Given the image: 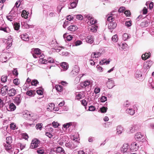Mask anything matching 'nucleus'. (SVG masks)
<instances>
[{
	"mask_svg": "<svg viewBox=\"0 0 154 154\" xmlns=\"http://www.w3.org/2000/svg\"><path fill=\"white\" fill-rule=\"evenodd\" d=\"M12 140L11 137H7L6 138V143H4V146L5 149L10 153H11L14 150L12 148L10 144L12 143Z\"/></svg>",
	"mask_w": 154,
	"mask_h": 154,
	"instance_id": "nucleus-1",
	"label": "nucleus"
},
{
	"mask_svg": "<svg viewBox=\"0 0 154 154\" xmlns=\"http://www.w3.org/2000/svg\"><path fill=\"white\" fill-rule=\"evenodd\" d=\"M120 151L122 154H137L135 153H131L129 145L127 143H124L120 148Z\"/></svg>",
	"mask_w": 154,
	"mask_h": 154,
	"instance_id": "nucleus-2",
	"label": "nucleus"
},
{
	"mask_svg": "<svg viewBox=\"0 0 154 154\" xmlns=\"http://www.w3.org/2000/svg\"><path fill=\"white\" fill-rule=\"evenodd\" d=\"M39 142V141L37 139H33L31 143L30 148L33 149L38 147Z\"/></svg>",
	"mask_w": 154,
	"mask_h": 154,
	"instance_id": "nucleus-3",
	"label": "nucleus"
},
{
	"mask_svg": "<svg viewBox=\"0 0 154 154\" xmlns=\"http://www.w3.org/2000/svg\"><path fill=\"white\" fill-rule=\"evenodd\" d=\"M39 62L42 64H46L48 62L49 63H53L54 62V59L51 57H49L48 58L47 60L43 59V58H41L39 60Z\"/></svg>",
	"mask_w": 154,
	"mask_h": 154,
	"instance_id": "nucleus-4",
	"label": "nucleus"
},
{
	"mask_svg": "<svg viewBox=\"0 0 154 154\" xmlns=\"http://www.w3.org/2000/svg\"><path fill=\"white\" fill-rule=\"evenodd\" d=\"M41 54V50L38 48H35L34 49L33 56L34 58H37L38 57L41 58H42V55H39Z\"/></svg>",
	"mask_w": 154,
	"mask_h": 154,
	"instance_id": "nucleus-5",
	"label": "nucleus"
},
{
	"mask_svg": "<svg viewBox=\"0 0 154 154\" xmlns=\"http://www.w3.org/2000/svg\"><path fill=\"white\" fill-rule=\"evenodd\" d=\"M79 0H69L70 6L69 9H72L75 8L78 3Z\"/></svg>",
	"mask_w": 154,
	"mask_h": 154,
	"instance_id": "nucleus-6",
	"label": "nucleus"
},
{
	"mask_svg": "<svg viewBox=\"0 0 154 154\" xmlns=\"http://www.w3.org/2000/svg\"><path fill=\"white\" fill-rule=\"evenodd\" d=\"M129 147L132 152L136 151L139 148V146L136 142L132 143Z\"/></svg>",
	"mask_w": 154,
	"mask_h": 154,
	"instance_id": "nucleus-7",
	"label": "nucleus"
},
{
	"mask_svg": "<svg viewBox=\"0 0 154 154\" xmlns=\"http://www.w3.org/2000/svg\"><path fill=\"white\" fill-rule=\"evenodd\" d=\"M21 2L20 1H17L15 4V6L12 8L10 13L11 14H14L17 10L18 8L19 7L20 5Z\"/></svg>",
	"mask_w": 154,
	"mask_h": 154,
	"instance_id": "nucleus-8",
	"label": "nucleus"
},
{
	"mask_svg": "<svg viewBox=\"0 0 154 154\" xmlns=\"http://www.w3.org/2000/svg\"><path fill=\"white\" fill-rule=\"evenodd\" d=\"M144 136L140 132L136 133L134 136L135 139L137 141H141L144 139Z\"/></svg>",
	"mask_w": 154,
	"mask_h": 154,
	"instance_id": "nucleus-9",
	"label": "nucleus"
},
{
	"mask_svg": "<svg viewBox=\"0 0 154 154\" xmlns=\"http://www.w3.org/2000/svg\"><path fill=\"white\" fill-rule=\"evenodd\" d=\"M79 68L78 66H75L72 70L71 74L73 76H75L78 75L79 73Z\"/></svg>",
	"mask_w": 154,
	"mask_h": 154,
	"instance_id": "nucleus-10",
	"label": "nucleus"
},
{
	"mask_svg": "<svg viewBox=\"0 0 154 154\" xmlns=\"http://www.w3.org/2000/svg\"><path fill=\"white\" fill-rule=\"evenodd\" d=\"M106 82L107 86L109 89L112 88L115 86L114 82L112 79H108Z\"/></svg>",
	"mask_w": 154,
	"mask_h": 154,
	"instance_id": "nucleus-11",
	"label": "nucleus"
},
{
	"mask_svg": "<svg viewBox=\"0 0 154 154\" xmlns=\"http://www.w3.org/2000/svg\"><path fill=\"white\" fill-rule=\"evenodd\" d=\"M22 98L20 95L18 94L16 97H15L14 99V102L17 105H19L21 101Z\"/></svg>",
	"mask_w": 154,
	"mask_h": 154,
	"instance_id": "nucleus-12",
	"label": "nucleus"
},
{
	"mask_svg": "<svg viewBox=\"0 0 154 154\" xmlns=\"http://www.w3.org/2000/svg\"><path fill=\"white\" fill-rule=\"evenodd\" d=\"M8 87L7 85L3 86L1 89V93L2 95H6L8 90Z\"/></svg>",
	"mask_w": 154,
	"mask_h": 154,
	"instance_id": "nucleus-13",
	"label": "nucleus"
},
{
	"mask_svg": "<svg viewBox=\"0 0 154 154\" xmlns=\"http://www.w3.org/2000/svg\"><path fill=\"white\" fill-rule=\"evenodd\" d=\"M93 37L91 35H89L87 36L85 38L86 42L90 44H92L94 41Z\"/></svg>",
	"mask_w": 154,
	"mask_h": 154,
	"instance_id": "nucleus-14",
	"label": "nucleus"
},
{
	"mask_svg": "<svg viewBox=\"0 0 154 154\" xmlns=\"http://www.w3.org/2000/svg\"><path fill=\"white\" fill-rule=\"evenodd\" d=\"M8 93L9 97L13 96L16 94V91L14 89L12 88L8 90Z\"/></svg>",
	"mask_w": 154,
	"mask_h": 154,
	"instance_id": "nucleus-15",
	"label": "nucleus"
},
{
	"mask_svg": "<svg viewBox=\"0 0 154 154\" xmlns=\"http://www.w3.org/2000/svg\"><path fill=\"white\" fill-rule=\"evenodd\" d=\"M117 26V24L115 22L109 23L108 25V28L109 29H115Z\"/></svg>",
	"mask_w": 154,
	"mask_h": 154,
	"instance_id": "nucleus-16",
	"label": "nucleus"
},
{
	"mask_svg": "<svg viewBox=\"0 0 154 154\" xmlns=\"http://www.w3.org/2000/svg\"><path fill=\"white\" fill-rule=\"evenodd\" d=\"M84 97L85 95L84 93L83 92H80L76 94L75 98L77 100H79L84 98Z\"/></svg>",
	"mask_w": 154,
	"mask_h": 154,
	"instance_id": "nucleus-17",
	"label": "nucleus"
},
{
	"mask_svg": "<svg viewBox=\"0 0 154 154\" xmlns=\"http://www.w3.org/2000/svg\"><path fill=\"white\" fill-rule=\"evenodd\" d=\"M20 37L23 40L28 41L29 40V36L26 33L21 34L20 35Z\"/></svg>",
	"mask_w": 154,
	"mask_h": 154,
	"instance_id": "nucleus-18",
	"label": "nucleus"
},
{
	"mask_svg": "<svg viewBox=\"0 0 154 154\" xmlns=\"http://www.w3.org/2000/svg\"><path fill=\"white\" fill-rule=\"evenodd\" d=\"M90 85V82L88 80L86 81L80 83V86L83 88H85Z\"/></svg>",
	"mask_w": 154,
	"mask_h": 154,
	"instance_id": "nucleus-19",
	"label": "nucleus"
},
{
	"mask_svg": "<svg viewBox=\"0 0 154 154\" xmlns=\"http://www.w3.org/2000/svg\"><path fill=\"white\" fill-rule=\"evenodd\" d=\"M101 53L99 52H96L92 53L91 54L92 57L97 58L100 57Z\"/></svg>",
	"mask_w": 154,
	"mask_h": 154,
	"instance_id": "nucleus-20",
	"label": "nucleus"
},
{
	"mask_svg": "<svg viewBox=\"0 0 154 154\" xmlns=\"http://www.w3.org/2000/svg\"><path fill=\"white\" fill-rule=\"evenodd\" d=\"M78 27L76 26L72 25H71L68 27V29L70 31H74L78 29Z\"/></svg>",
	"mask_w": 154,
	"mask_h": 154,
	"instance_id": "nucleus-21",
	"label": "nucleus"
},
{
	"mask_svg": "<svg viewBox=\"0 0 154 154\" xmlns=\"http://www.w3.org/2000/svg\"><path fill=\"white\" fill-rule=\"evenodd\" d=\"M65 146L71 149H74L75 147L74 144L72 142L66 143L65 144Z\"/></svg>",
	"mask_w": 154,
	"mask_h": 154,
	"instance_id": "nucleus-22",
	"label": "nucleus"
},
{
	"mask_svg": "<svg viewBox=\"0 0 154 154\" xmlns=\"http://www.w3.org/2000/svg\"><path fill=\"white\" fill-rule=\"evenodd\" d=\"M61 66L64 71L66 70L68 68V63L66 62L62 63L61 64Z\"/></svg>",
	"mask_w": 154,
	"mask_h": 154,
	"instance_id": "nucleus-23",
	"label": "nucleus"
},
{
	"mask_svg": "<svg viewBox=\"0 0 154 154\" xmlns=\"http://www.w3.org/2000/svg\"><path fill=\"white\" fill-rule=\"evenodd\" d=\"M56 151L57 153H60V154H66L64 150L61 147H57Z\"/></svg>",
	"mask_w": 154,
	"mask_h": 154,
	"instance_id": "nucleus-24",
	"label": "nucleus"
},
{
	"mask_svg": "<svg viewBox=\"0 0 154 154\" xmlns=\"http://www.w3.org/2000/svg\"><path fill=\"white\" fill-rule=\"evenodd\" d=\"M16 108L15 105L13 103H11L9 105L8 108H7V109L9 111H14Z\"/></svg>",
	"mask_w": 154,
	"mask_h": 154,
	"instance_id": "nucleus-25",
	"label": "nucleus"
},
{
	"mask_svg": "<svg viewBox=\"0 0 154 154\" xmlns=\"http://www.w3.org/2000/svg\"><path fill=\"white\" fill-rule=\"evenodd\" d=\"M54 106L55 105L53 103H49L47 106V109L48 110L51 111L54 110Z\"/></svg>",
	"mask_w": 154,
	"mask_h": 154,
	"instance_id": "nucleus-26",
	"label": "nucleus"
},
{
	"mask_svg": "<svg viewBox=\"0 0 154 154\" xmlns=\"http://www.w3.org/2000/svg\"><path fill=\"white\" fill-rule=\"evenodd\" d=\"M142 76V73L140 70H137L135 74V77L137 79H139Z\"/></svg>",
	"mask_w": 154,
	"mask_h": 154,
	"instance_id": "nucleus-27",
	"label": "nucleus"
},
{
	"mask_svg": "<svg viewBox=\"0 0 154 154\" xmlns=\"http://www.w3.org/2000/svg\"><path fill=\"white\" fill-rule=\"evenodd\" d=\"M150 56V52L145 53V54H143L142 55V59L145 60L149 57Z\"/></svg>",
	"mask_w": 154,
	"mask_h": 154,
	"instance_id": "nucleus-28",
	"label": "nucleus"
},
{
	"mask_svg": "<svg viewBox=\"0 0 154 154\" xmlns=\"http://www.w3.org/2000/svg\"><path fill=\"white\" fill-rule=\"evenodd\" d=\"M24 117L26 119H31V114L30 112L27 111L23 114Z\"/></svg>",
	"mask_w": 154,
	"mask_h": 154,
	"instance_id": "nucleus-29",
	"label": "nucleus"
},
{
	"mask_svg": "<svg viewBox=\"0 0 154 154\" xmlns=\"http://www.w3.org/2000/svg\"><path fill=\"white\" fill-rule=\"evenodd\" d=\"M116 130L117 131L116 134H119L122 133L123 129L121 126H118L117 127Z\"/></svg>",
	"mask_w": 154,
	"mask_h": 154,
	"instance_id": "nucleus-30",
	"label": "nucleus"
},
{
	"mask_svg": "<svg viewBox=\"0 0 154 154\" xmlns=\"http://www.w3.org/2000/svg\"><path fill=\"white\" fill-rule=\"evenodd\" d=\"M126 111L127 113L131 115H133L134 113V110L132 108L127 109Z\"/></svg>",
	"mask_w": 154,
	"mask_h": 154,
	"instance_id": "nucleus-31",
	"label": "nucleus"
},
{
	"mask_svg": "<svg viewBox=\"0 0 154 154\" xmlns=\"http://www.w3.org/2000/svg\"><path fill=\"white\" fill-rule=\"evenodd\" d=\"M13 26L14 29L16 30H19L20 27V24L18 23H14Z\"/></svg>",
	"mask_w": 154,
	"mask_h": 154,
	"instance_id": "nucleus-32",
	"label": "nucleus"
},
{
	"mask_svg": "<svg viewBox=\"0 0 154 154\" xmlns=\"http://www.w3.org/2000/svg\"><path fill=\"white\" fill-rule=\"evenodd\" d=\"M0 30L3 31L4 32H9L10 31V29L8 27H6L5 26L2 27L0 29Z\"/></svg>",
	"mask_w": 154,
	"mask_h": 154,
	"instance_id": "nucleus-33",
	"label": "nucleus"
},
{
	"mask_svg": "<svg viewBox=\"0 0 154 154\" xmlns=\"http://www.w3.org/2000/svg\"><path fill=\"white\" fill-rule=\"evenodd\" d=\"M85 18H86V20H87V19L89 21H90L91 19H92L93 18L92 15L90 14H86L85 15Z\"/></svg>",
	"mask_w": 154,
	"mask_h": 154,
	"instance_id": "nucleus-34",
	"label": "nucleus"
},
{
	"mask_svg": "<svg viewBox=\"0 0 154 154\" xmlns=\"http://www.w3.org/2000/svg\"><path fill=\"white\" fill-rule=\"evenodd\" d=\"M8 79V76L5 75L2 76L1 78V81L3 83H5L6 82Z\"/></svg>",
	"mask_w": 154,
	"mask_h": 154,
	"instance_id": "nucleus-35",
	"label": "nucleus"
},
{
	"mask_svg": "<svg viewBox=\"0 0 154 154\" xmlns=\"http://www.w3.org/2000/svg\"><path fill=\"white\" fill-rule=\"evenodd\" d=\"M152 64V62L151 61H149L147 62L145 64L146 67L147 69L149 68Z\"/></svg>",
	"mask_w": 154,
	"mask_h": 154,
	"instance_id": "nucleus-36",
	"label": "nucleus"
},
{
	"mask_svg": "<svg viewBox=\"0 0 154 154\" xmlns=\"http://www.w3.org/2000/svg\"><path fill=\"white\" fill-rule=\"evenodd\" d=\"M21 15L22 17H24L25 19L27 18L28 17L27 12L26 11L24 10L22 11Z\"/></svg>",
	"mask_w": 154,
	"mask_h": 154,
	"instance_id": "nucleus-37",
	"label": "nucleus"
},
{
	"mask_svg": "<svg viewBox=\"0 0 154 154\" xmlns=\"http://www.w3.org/2000/svg\"><path fill=\"white\" fill-rule=\"evenodd\" d=\"M55 88L56 90L58 91H61L63 90V87L61 85H56Z\"/></svg>",
	"mask_w": 154,
	"mask_h": 154,
	"instance_id": "nucleus-38",
	"label": "nucleus"
},
{
	"mask_svg": "<svg viewBox=\"0 0 154 154\" xmlns=\"http://www.w3.org/2000/svg\"><path fill=\"white\" fill-rule=\"evenodd\" d=\"M112 40L114 42H116L118 40V36L117 35H115L112 36Z\"/></svg>",
	"mask_w": 154,
	"mask_h": 154,
	"instance_id": "nucleus-39",
	"label": "nucleus"
},
{
	"mask_svg": "<svg viewBox=\"0 0 154 154\" xmlns=\"http://www.w3.org/2000/svg\"><path fill=\"white\" fill-rule=\"evenodd\" d=\"M97 23V20H94V18H92V19H91L90 21L88 22V23L89 24L93 25Z\"/></svg>",
	"mask_w": 154,
	"mask_h": 154,
	"instance_id": "nucleus-40",
	"label": "nucleus"
},
{
	"mask_svg": "<svg viewBox=\"0 0 154 154\" xmlns=\"http://www.w3.org/2000/svg\"><path fill=\"white\" fill-rule=\"evenodd\" d=\"M129 38V36L127 33H124L122 35L123 39L124 41L127 40Z\"/></svg>",
	"mask_w": 154,
	"mask_h": 154,
	"instance_id": "nucleus-41",
	"label": "nucleus"
},
{
	"mask_svg": "<svg viewBox=\"0 0 154 154\" xmlns=\"http://www.w3.org/2000/svg\"><path fill=\"white\" fill-rule=\"evenodd\" d=\"M109 61L106 60L105 59H103L100 62V64L101 65H103L104 63H106V64L109 63Z\"/></svg>",
	"mask_w": 154,
	"mask_h": 154,
	"instance_id": "nucleus-42",
	"label": "nucleus"
},
{
	"mask_svg": "<svg viewBox=\"0 0 154 154\" xmlns=\"http://www.w3.org/2000/svg\"><path fill=\"white\" fill-rule=\"evenodd\" d=\"M107 109V108L105 106H103L100 108V110L101 113H105L106 112Z\"/></svg>",
	"mask_w": 154,
	"mask_h": 154,
	"instance_id": "nucleus-43",
	"label": "nucleus"
},
{
	"mask_svg": "<svg viewBox=\"0 0 154 154\" xmlns=\"http://www.w3.org/2000/svg\"><path fill=\"white\" fill-rule=\"evenodd\" d=\"M5 21L3 20L0 19V29L2 28V27L5 26Z\"/></svg>",
	"mask_w": 154,
	"mask_h": 154,
	"instance_id": "nucleus-44",
	"label": "nucleus"
},
{
	"mask_svg": "<svg viewBox=\"0 0 154 154\" xmlns=\"http://www.w3.org/2000/svg\"><path fill=\"white\" fill-rule=\"evenodd\" d=\"M43 124L42 123H38L36 125L35 127L36 129H39L40 130H41L42 128V126Z\"/></svg>",
	"mask_w": 154,
	"mask_h": 154,
	"instance_id": "nucleus-45",
	"label": "nucleus"
},
{
	"mask_svg": "<svg viewBox=\"0 0 154 154\" xmlns=\"http://www.w3.org/2000/svg\"><path fill=\"white\" fill-rule=\"evenodd\" d=\"M17 146L20 147L21 150H22L25 147V145L24 144H21L20 143H18L17 144Z\"/></svg>",
	"mask_w": 154,
	"mask_h": 154,
	"instance_id": "nucleus-46",
	"label": "nucleus"
},
{
	"mask_svg": "<svg viewBox=\"0 0 154 154\" xmlns=\"http://www.w3.org/2000/svg\"><path fill=\"white\" fill-rule=\"evenodd\" d=\"M39 82L38 80L36 79L33 80L31 82L32 85L36 86L38 84Z\"/></svg>",
	"mask_w": 154,
	"mask_h": 154,
	"instance_id": "nucleus-47",
	"label": "nucleus"
},
{
	"mask_svg": "<svg viewBox=\"0 0 154 154\" xmlns=\"http://www.w3.org/2000/svg\"><path fill=\"white\" fill-rule=\"evenodd\" d=\"M89 29H90L89 31L92 32H95L97 30L96 29L94 25H93L91 26L90 28H89Z\"/></svg>",
	"mask_w": 154,
	"mask_h": 154,
	"instance_id": "nucleus-48",
	"label": "nucleus"
},
{
	"mask_svg": "<svg viewBox=\"0 0 154 154\" xmlns=\"http://www.w3.org/2000/svg\"><path fill=\"white\" fill-rule=\"evenodd\" d=\"M7 57H3V56H1L0 58V61L2 62H5L7 61Z\"/></svg>",
	"mask_w": 154,
	"mask_h": 154,
	"instance_id": "nucleus-49",
	"label": "nucleus"
},
{
	"mask_svg": "<svg viewBox=\"0 0 154 154\" xmlns=\"http://www.w3.org/2000/svg\"><path fill=\"white\" fill-rule=\"evenodd\" d=\"M72 122H69L66 123L63 125V127L64 128H67L69 127L70 126L72 125Z\"/></svg>",
	"mask_w": 154,
	"mask_h": 154,
	"instance_id": "nucleus-50",
	"label": "nucleus"
},
{
	"mask_svg": "<svg viewBox=\"0 0 154 154\" xmlns=\"http://www.w3.org/2000/svg\"><path fill=\"white\" fill-rule=\"evenodd\" d=\"M13 82L16 85H18L20 83V80L19 79H15L13 80Z\"/></svg>",
	"mask_w": 154,
	"mask_h": 154,
	"instance_id": "nucleus-51",
	"label": "nucleus"
},
{
	"mask_svg": "<svg viewBox=\"0 0 154 154\" xmlns=\"http://www.w3.org/2000/svg\"><path fill=\"white\" fill-rule=\"evenodd\" d=\"M14 17H13L11 15L7 16L6 17V18L8 20H9L10 21H13V19H14Z\"/></svg>",
	"mask_w": 154,
	"mask_h": 154,
	"instance_id": "nucleus-52",
	"label": "nucleus"
},
{
	"mask_svg": "<svg viewBox=\"0 0 154 154\" xmlns=\"http://www.w3.org/2000/svg\"><path fill=\"white\" fill-rule=\"evenodd\" d=\"M34 92L32 90L28 91L26 92V94L29 96H32L34 95Z\"/></svg>",
	"mask_w": 154,
	"mask_h": 154,
	"instance_id": "nucleus-53",
	"label": "nucleus"
},
{
	"mask_svg": "<svg viewBox=\"0 0 154 154\" xmlns=\"http://www.w3.org/2000/svg\"><path fill=\"white\" fill-rule=\"evenodd\" d=\"M74 16H75L76 18L79 20H82L83 18V17L81 15H76Z\"/></svg>",
	"mask_w": 154,
	"mask_h": 154,
	"instance_id": "nucleus-54",
	"label": "nucleus"
},
{
	"mask_svg": "<svg viewBox=\"0 0 154 154\" xmlns=\"http://www.w3.org/2000/svg\"><path fill=\"white\" fill-rule=\"evenodd\" d=\"M107 100V97L105 96H103L100 99V101L102 102H104Z\"/></svg>",
	"mask_w": 154,
	"mask_h": 154,
	"instance_id": "nucleus-55",
	"label": "nucleus"
},
{
	"mask_svg": "<svg viewBox=\"0 0 154 154\" xmlns=\"http://www.w3.org/2000/svg\"><path fill=\"white\" fill-rule=\"evenodd\" d=\"M148 22L146 21H144L141 23V26L142 27L146 26H148Z\"/></svg>",
	"mask_w": 154,
	"mask_h": 154,
	"instance_id": "nucleus-56",
	"label": "nucleus"
},
{
	"mask_svg": "<svg viewBox=\"0 0 154 154\" xmlns=\"http://www.w3.org/2000/svg\"><path fill=\"white\" fill-rule=\"evenodd\" d=\"M113 19L112 17V16L111 15L108 16L107 18V21L109 22V23L112 22L113 21Z\"/></svg>",
	"mask_w": 154,
	"mask_h": 154,
	"instance_id": "nucleus-57",
	"label": "nucleus"
},
{
	"mask_svg": "<svg viewBox=\"0 0 154 154\" xmlns=\"http://www.w3.org/2000/svg\"><path fill=\"white\" fill-rule=\"evenodd\" d=\"M66 18L68 21H69L73 19V17L71 15H69L66 17Z\"/></svg>",
	"mask_w": 154,
	"mask_h": 154,
	"instance_id": "nucleus-58",
	"label": "nucleus"
},
{
	"mask_svg": "<svg viewBox=\"0 0 154 154\" xmlns=\"http://www.w3.org/2000/svg\"><path fill=\"white\" fill-rule=\"evenodd\" d=\"M69 21L65 20L64 23L63 25V27L64 28H65L66 26L69 24Z\"/></svg>",
	"mask_w": 154,
	"mask_h": 154,
	"instance_id": "nucleus-59",
	"label": "nucleus"
},
{
	"mask_svg": "<svg viewBox=\"0 0 154 154\" xmlns=\"http://www.w3.org/2000/svg\"><path fill=\"white\" fill-rule=\"evenodd\" d=\"M52 125L53 127L54 128L57 127L59 125V124L57 122H52Z\"/></svg>",
	"mask_w": 154,
	"mask_h": 154,
	"instance_id": "nucleus-60",
	"label": "nucleus"
},
{
	"mask_svg": "<svg viewBox=\"0 0 154 154\" xmlns=\"http://www.w3.org/2000/svg\"><path fill=\"white\" fill-rule=\"evenodd\" d=\"M82 104L84 106H86L87 104L86 101L85 100H82L81 101Z\"/></svg>",
	"mask_w": 154,
	"mask_h": 154,
	"instance_id": "nucleus-61",
	"label": "nucleus"
},
{
	"mask_svg": "<svg viewBox=\"0 0 154 154\" xmlns=\"http://www.w3.org/2000/svg\"><path fill=\"white\" fill-rule=\"evenodd\" d=\"M72 38V36L71 35H69L66 37V40L67 41H70L71 40Z\"/></svg>",
	"mask_w": 154,
	"mask_h": 154,
	"instance_id": "nucleus-62",
	"label": "nucleus"
},
{
	"mask_svg": "<svg viewBox=\"0 0 154 154\" xmlns=\"http://www.w3.org/2000/svg\"><path fill=\"white\" fill-rule=\"evenodd\" d=\"M124 14L127 16H129L131 14V13L130 11L127 10L125 11Z\"/></svg>",
	"mask_w": 154,
	"mask_h": 154,
	"instance_id": "nucleus-63",
	"label": "nucleus"
},
{
	"mask_svg": "<svg viewBox=\"0 0 154 154\" xmlns=\"http://www.w3.org/2000/svg\"><path fill=\"white\" fill-rule=\"evenodd\" d=\"M37 152L38 154H44V150L43 149H38Z\"/></svg>",
	"mask_w": 154,
	"mask_h": 154,
	"instance_id": "nucleus-64",
	"label": "nucleus"
}]
</instances>
